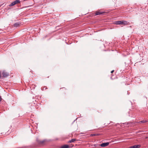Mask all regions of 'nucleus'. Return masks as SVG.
I'll return each instance as SVG.
<instances>
[{
    "instance_id": "f3484780",
    "label": "nucleus",
    "mask_w": 148,
    "mask_h": 148,
    "mask_svg": "<svg viewBox=\"0 0 148 148\" xmlns=\"http://www.w3.org/2000/svg\"><path fill=\"white\" fill-rule=\"evenodd\" d=\"M2 5H2H0V7H1V6Z\"/></svg>"
},
{
    "instance_id": "9d476101",
    "label": "nucleus",
    "mask_w": 148,
    "mask_h": 148,
    "mask_svg": "<svg viewBox=\"0 0 148 148\" xmlns=\"http://www.w3.org/2000/svg\"><path fill=\"white\" fill-rule=\"evenodd\" d=\"M140 122L141 123H145L147 122V121L146 120H143L142 121H140Z\"/></svg>"
},
{
    "instance_id": "dca6fc26",
    "label": "nucleus",
    "mask_w": 148,
    "mask_h": 148,
    "mask_svg": "<svg viewBox=\"0 0 148 148\" xmlns=\"http://www.w3.org/2000/svg\"><path fill=\"white\" fill-rule=\"evenodd\" d=\"M127 94L128 95L129 94V93L128 92H127Z\"/></svg>"
},
{
    "instance_id": "20e7f679",
    "label": "nucleus",
    "mask_w": 148,
    "mask_h": 148,
    "mask_svg": "<svg viewBox=\"0 0 148 148\" xmlns=\"http://www.w3.org/2000/svg\"><path fill=\"white\" fill-rule=\"evenodd\" d=\"M140 145H134L131 146L129 148H139L140 147Z\"/></svg>"
},
{
    "instance_id": "4468645a",
    "label": "nucleus",
    "mask_w": 148,
    "mask_h": 148,
    "mask_svg": "<svg viewBox=\"0 0 148 148\" xmlns=\"http://www.w3.org/2000/svg\"><path fill=\"white\" fill-rule=\"evenodd\" d=\"M69 143H72V142H71V140H69Z\"/></svg>"
},
{
    "instance_id": "423d86ee",
    "label": "nucleus",
    "mask_w": 148,
    "mask_h": 148,
    "mask_svg": "<svg viewBox=\"0 0 148 148\" xmlns=\"http://www.w3.org/2000/svg\"><path fill=\"white\" fill-rule=\"evenodd\" d=\"M20 24V23H19V22L16 23L14 24L13 26L14 27H17L19 26Z\"/></svg>"
},
{
    "instance_id": "f03ea898",
    "label": "nucleus",
    "mask_w": 148,
    "mask_h": 148,
    "mask_svg": "<svg viewBox=\"0 0 148 148\" xmlns=\"http://www.w3.org/2000/svg\"><path fill=\"white\" fill-rule=\"evenodd\" d=\"M20 2L21 1L19 0H16L12 2L11 4H9L8 6H12L16 4L20 3Z\"/></svg>"
},
{
    "instance_id": "ddd939ff",
    "label": "nucleus",
    "mask_w": 148,
    "mask_h": 148,
    "mask_svg": "<svg viewBox=\"0 0 148 148\" xmlns=\"http://www.w3.org/2000/svg\"><path fill=\"white\" fill-rule=\"evenodd\" d=\"M114 72V70H112L111 72V73H112Z\"/></svg>"
},
{
    "instance_id": "2eb2a0df",
    "label": "nucleus",
    "mask_w": 148,
    "mask_h": 148,
    "mask_svg": "<svg viewBox=\"0 0 148 148\" xmlns=\"http://www.w3.org/2000/svg\"><path fill=\"white\" fill-rule=\"evenodd\" d=\"M96 134V135H100L99 134Z\"/></svg>"
},
{
    "instance_id": "1a4fd4ad",
    "label": "nucleus",
    "mask_w": 148,
    "mask_h": 148,
    "mask_svg": "<svg viewBox=\"0 0 148 148\" xmlns=\"http://www.w3.org/2000/svg\"><path fill=\"white\" fill-rule=\"evenodd\" d=\"M103 13V12H97L95 14H96V15H100V14H102Z\"/></svg>"
},
{
    "instance_id": "f257e3e1",
    "label": "nucleus",
    "mask_w": 148,
    "mask_h": 148,
    "mask_svg": "<svg viewBox=\"0 0 148 148\" xmlns=\"http://www.w3.org/2000/svg\"><path fill=\"white\" fill-rule=\"evenodd\" d=\"M115 24L116 25H127L128 23L126 21H116L114 22Z\"/></svg>"
},
{
    "instance_id": "7ed1b4c3",
    "label": "nucleus",
    "mask_w": 148,
    "mask_h": 148,
    "mask_svg": "<svg viewBox=\"0 0 148 148\" xmlns=\"http://www.w3.org/2000/svg\"><path fill=\"white\" fill-rule=\"evenodd\" d=\"M2 75H3V76L4 77H6L9 75L8 73L5 71H3L2 72Z\"/></svg>"
},
{
    "instance_id": "f8f14e48",
    "label": "nucleus",
    "mask_w": 148,
    "mask_h": 148,
    "mask_svg": "<svg viewBox=\"0 0 148 148\" xmlns=\"http://www.w3.org/2000/svg\"><path fill=\"white\" fill-rule=\"evenodd\" d=\"M96 134H91V135L92 136H96Z\"/></svg>"
},
{
    "instance_id": "39448f33",
    "label": "nucleus",
    "mask_w": 148,
    "mask_h": 148,
    "mask_svg": "<svg viewBox=\"0 0 148 148\" xmlns=\"http://www.w3.org/2000/svg\"><path fill=\"white\" fill-rule=\"evenodd\" d=\"M109 144V143H105L101 144L100 145V146L102 147H105L108 146Z\"/></svg>"
},
{
    "instance_id": "0eeeda50",
    "label": "nucleus",
    "mask_w": 148,
    "mask_h": 148,
    "mask_svg": "<svg viewBox=\"0 0 148 148\" xmlns=\"http://www.w3.org/2000/svg\"><path fill=\"white\" fill-rule=\"evenodd\" d=\"M37 140L39 143L40 144H42L43 143L45 142V140H44L42 141H39V140Z\"/></svg>"
},
{
    "instance_id": "9b49d317",
    "label": "nucleus",
    "mask_w": 148,
    "mask_h": 148,
    "mask_svg": "<svg viewBox=\"0 0 148 148\" xmlns=\"http://www.w3.org/2000/svg\"><path fill=\"white\" fill-rule=\"evenodd\" d=\"M71 140L72 143H73L76 140L75 139H72Z\"/></svg>"
},
{
    "instance_id": "6e6552de",
    "label": "nucleus",
    "mask_w": 148,
    "mask_h": 148,
    "mask_svg": "<svg viewBox=\"0 0 148 148\" xmlns=\"http://www.w3.org/2000/svg\"><path fill=\"white\" fill-rule=\"evenodd\" d=\"M69 146L68 145H64L61 147V148H68Z\"/></svg>"
}]
</instances>
